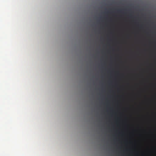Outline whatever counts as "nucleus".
I'll list each match as a JSON object with an SVG mask.
<instances>
[{"label": "nucleus", "instance_id": "obj_1", "mask_svg": "<svg viewBox=\"0 0 156 156\" xmlns=\"http://www.w3.org/2000/svg\"><path fill=\"white\" fill-rule=\"evenodd\" d=\"M118 11L119 12H121V10H118Z\"/></svg>", "mask_w": 156, "mask_h": 156}]
</instances>
